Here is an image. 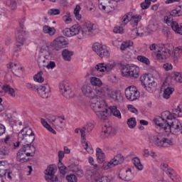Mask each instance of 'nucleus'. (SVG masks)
<instances>
[{
	"label": "nucleus",
	"mask_w": 182,
	"mask_h": 182,
	"mask_svg": "<svg viewBox=\"0 0 182 182\" xmlns=\"http://www.w3.org/2000/svg\"><path fill=\"white\" fill-rule=\"evenodd\" d=\"M35 141V134L32 129L29 127L23 128L18 134V141L12 142V136L6 135L4 139V143L10 147L18 149L21 145V142L23 144H32Z\"/></svg>",
	"instance_id": "f257e3e1"
},
{
	"label": "nucleus",
	"mask_w": 182,
	"mask_h": 182,
	"mask_svg": "<svg viewBox=\"0 0 182 182\" xmlns=\"http://www.w3.org/2000/svg\"><path fill=\"white\" fill-rule=\"evenodd\" d=\"M71 28V33L73 36L77 35L78 39H83V38H92L95 35L99 33V28L95 23H92L90 21H85L80 27L79 24H75Z\"/></svg>",
	"instance_id": "f03ea898"
},
{
	"label": "nucleus",
	"mask_w": 182,
	"mask_h": 182,
	"mask_svg": "<svg viewBox=\"0 0 182 182\" xmlns=\"http://www.w3.org/2000/svg\"><path fill=\"white\" fill-rule=\"evenodd\" d=\"M97 98L91 99L90 107L95 112L98 119L106 120L107 119V108L105 107V101H99Z\"/></svg>",
	"instance_id": "7ed1b4c3"
},
{
	"label": "nucleus",
	"mask_w": 182,
	"mask_h": 182,
	"mask_svg": "<svg viewBox=\"0 0 182 182\" xmlns=\"http://www.w3.org/2000/svg\"><path fill=\"white\" fill-rule=\"evenodd\" d=\"M122 75L131 79H137L139 77L140 68L136 65H123L121 68Z\"/></svg>",
	"instance_id": "20e7f679"
},
{
	"label": "nucleus",
	"mask_w": 182,
	"mask_h": 182,
	"mask_svg": "<svg viewBox=\"0 0 182 182\" xmlns=\"http://www.w3.org/2000/svg\"><path fill=\"white\" fill-rule=\"evenodd\" d=\"M150 141L158 147H170V146H173V141L164 137L162 134L151 136Z\"/></svg>",
	"instance_id": "39448f33"
},
{
	"label": "nucleus",
	"mask_w": 182,
	"mask_h": 182,
	"mask_svg": "<svg viewBox=\"0 0 182 182\" xmlns=\"http://www.w3.org/2000/svg\"><path fill=\"white\" fill-rule=\"evenodd\" d=\"M99 9L106 14L113 12L117 8V1L114 0H99Z\"/></svg>",
	"instance_id": "423d86ee"
},
{
	"label": "nucleus",
	"mask_w": 182,
	"mask_h": 182,
	"mask_svg": "<svg viewBox=\"0 0 182 182\" xmlns=\"http://www.w3.org/2000/svg\"><path fill=\"white\" fill-rule=\"evenodd\" d=\"M141 21V16H133L132 13H127L121 19V26H126L131 21L132 26H137L139 22Z\"/></svg>",
	"instance_id": "0eeeda50"
},
{
	"label": "nucleus",
	"mask_w": 182,
	"mask_h": 182,
	"mask_svg": "<svg viewBox=\"0 0 182 182\" xmlns=\"http://www.w3.org/2000/svg\"><path fill=\"white\" fill-rule=\"evenodd\" d=\"M81 90L84 96L89 97L90 99H97L101 97V95L97 93V91L90 84L84 85L81 87Z\"/></svg>",
	"instance_id": "6e6552de"
},
{
	"label": "nucleus",
	"mask_w": 182,
	"mask_h": 182,
	"mask_svg": "<svg viewBox=\"0 0 182 182\" xmlns=\"http://www.w3.org/2000/svg\"><path fill=\"white\" fill-rule=\"evenodd\" d=\"M171 13H170V16H166L164 18V22L166 23L168 26H171V28L176 32V33H179V35H182V23H180L178 25V23L176 21H173V16L171 15Z\"/></svg>",
	"instance_id": "1a4fd4ad"
},
{
	"label": "nucleus",
	"mask_w": 182,
	"mask_h": 182,
	"mask_svg": "<svg viewBox=\"0 0 182 182\" xmlns=\"http://www.w3.org/2000/svg\"><path fill=\"white\" fill-rule=\"evenodd\" d=\"M20 26L21 29L17 31V32L16 33V48H18V49H19V50L21 49V47L23 46V45H25V42H26V37L25 36L26 33L25 31H23V24L20 23Z\"/></svg>",
	"instance_id": "9d476101"
},
{
	"label": "nucleus",
	"mask_w": 182,
	"mask_h": 182,
	"mask_svg": "<svg viewBox=\"0 0 182 182\" xmlns=\"http://www.w3.org/2000/svg\"><path fill=\"white\" fill-rule=\"evenodd\" d=\"M125 96L128 100L133 102L140 97V92L136 87L130 86L125 90Z\"/></svg>",
	"instance_id": "9b49d317"
},
{
	"label": "nucleus",
	"mask_w": 182,
	"mask_h": 182,
	"mask_svg": "<svg viewBox=\"0 0 182 182\" xmlns=\"http://www.w3.org/2000/svg\"><path fill=\"white\" fill-rule=\"evenodd\" d=\"M140 80L142 86H144L148 92H151V88L156 86L154 79L153 77L150 78L147 75H142L140 77Z\"/></svg>",
	"instance_id": "f8f14e48"
},
{
	"label": "nucleus",
	"mask_w": 182,
	"mask_h": 182,
	"mask_svg": "<svg viewBox=\"0 0 182 182\" xmlns=\"http://www.w3.org/2000/svg\"><path fill=\"white\" fill-rule=\"evenodd\" d=\"M59 89L60 93L64 96V97H66L67 99L72 97V87H70V84L68 82L63 81L60 82Z\"/></svg>",
	"instance_id": "ddd939ff"
},
{
	"label": "nucleus",
	"mask_w": 182,
	"mask_h": 182,
	"mask_svg": "<svg viewBox=\"0 0 182 182\" xmlns=\"http://www.w3.org/2000/svg\"><path fill=\"white\" fill-rule=\"evenodd\" d=\"M100 95H101V97L105 96L113 99L114 101L119 100V97H120V94H119L117 91H112L107 85L103 88L102 91L100 92Z\"/></svg>",
	"instance_id": "4468645a"
},
{
	"label": "nucleus",
	"mask_w": 182,
	"mask_h": 182,
	"mask_svg": "<svg viewBox=\"0 0 182 182\" xmlns=\"http://www.w3.org/2000/svg\"><path fill=\"white\" fill-rule=\"evenodd\" d=\"M90 85H92V87L93 86H95V90L97 91V94L101 95L102 94H100L101 92H103V89H105V86H107L106 85H103V82H102V80H100L98 77H92L90 78Z\"/></svg>",
	"instance_id": "2eb2a0df"
},
{
	"label": "nucleus",
	"mask_w": 182,
	"mask_h": 182,
	"mask_svg": "<svg viewBox=\"0 0 182 182\" xmlns=\"http://www.w3.org/2000/svg\"><path fill=\"white\" fill-rule=\"evenodd\" d=\"M53 46L54 47L55 50H60L63 48H66L68 45V41L64 36H60L56 38L52 43Z\"/></svg>",
	"instance_id": "dca6fc26"
},
{
	"label": "nucleus",
	"mask_w": 182,
	"mask_h": 182,
	"mask_svg": "<svg viewBox=\"0 0 182 182\" xmlns=\"http://www.w3.org/2000/svg\"><path fill=\"white\" fill-rule=\"evenodd\" d=\"M56 168L53 166H48L45 171V174L47 176L46 180L48 182L58 181V177L55 176Z\"/></svg>",
	"instance_id": "f3484780"
},
{
	"label": "nucleus",
	"mask_w": 182,
	"mask_h": 182,
	"mask_svg": "<svg viewBox=\"0 0 182 182\" xmlns=\"http://www.w3.org/2000/svg\"><path fill=\"white\" fill-rule=\"evenodd\" d=\"M52 55H50V53L48 52L47 55L40 54L38 56L37 62L38 67L40 68H46V65L49 63V60H51Z\"/></svg>",
	"instance_id": "a211bd4d"
},
{
	"label": "nucleus",
	"mask_w": 182,
	"mask_h": 182,
	"mask_svg": "<svg viewBox=\"0 0 182 182\" xmlns=\"http://www.w3.org/2000/svg\"><path fill=\"white\" fill-rule=\"evenodd\" d=\"M37 92L43 99H48V97H50V87L48 84L45 85H39L37 88Z\"/></svg>",
	"instance_id": "6ab92c4d"
},
{
	"label": "nucleus",
	"mask_w": 182,
	"mask_h": 182,
	"mask_svg": "<svg viewBox=\"0 0 182 182\" xmlns=\"http://www.w3.org/2000/svg\"><path fill=\"white\" fill-rule=\"evenodd\" d=\"M63 120H65V117H53V118L51 119V122H53L55 129H56V130H58L59 132H62V130H63L65 127V124L63 123Z\"/></svg>",
	"instance_id": "aec40b11"
},
{
	"label": "nucleus",
	"mask_w": 182,
	"mask_h": 182,
	"mask_svg": "<svg viewBox=\"0 0 182 182\" xmlns=\"http://www.w3.org/2000/svg\"><path fill=\"white\" fill-rule=\"evenodd\" d=\"M7 68L8 69H11L14 75H15V76H17L18 77H19V76H21V75L23 73V70L19 64L10 63L7 65Z\"/></svg>",
	"instance_id": "412c9836"
},
{
	"label": "nucleus",
	"mask_w": 182,
	"mask_h": 182,
	"mask_svg": "<svg viewBox=\"0 0 182 182\" xmlns=\"http://www.w3.org/2000/svg\"><path fill=\"white\" fill-rule=\"evenodd\" d=\"M168 50H166L162 48L161 50H158L157 53H153L152 56L156 60H159V62H164L166 59H167V51Z\"/></svg>",
	"instance_id": "4be33fe9"
},
{
	"label": "nucleus",
	"mask_w": 182,
	"mask_h": 182,
	"mask_svg": "<svg viewBox=\"0 0 182 182\" xmlns=\"http://www.w3.org/2000/svg\"><path fill=\"white\" fill-rule=\"evenodd\" d=\"M31 144H25V145H23L22 148H21V149L26 153V157H33V155L36 151L35 146H31Z\"/></svg>",
	"instance_id": "5701e85b"
},
{
	"label": "nucleus",
	"mask_w": 182,
	"mask_h": 182,
	"mask_svg": "<svg viewBox=\"0 0 182 182\" xmlns=\"http://www.w3.org/2000/svg\"><path fill=\"white\" fill-rule=\"evenodd\" d=\"M154 122L156 126L161 127L164 132H167V127L168 126V121L164 120L161 117H158L154 119Z\"/></svg>",
	"instance_id": "b1692460"
},
{
	"label": "nucleus",
	"mask_w": 182,
	"mask_h": 182,
	"mask_svg": "<svg viewBox=\"0 0 182 182\" xmlns=\"http://www.w3.org/2000/svg\"><path fill=\"white\" fill-rule=\"evenodd\" d=\"M93 129H95V125L91 122H88L87 124L82 127V128L80 130L82 139H86V132H87V133H90Z\"/></svg>",
	"instance_id": "393cba45"
},
{
	"label": "nucleus",
	"mask_w": 182,
	"mask_h": 182,
	"mask_svg": "<svg viewBox=\"0 0 182 182\" xmlns=\"http://www.w3.org/2000/svg\"><path fill=\"white\" fill-rule=\"evenodd\" d=\"M70 171H73V173H75L77 177H83L85 176V173H83V170H82V168L79 165L76 164H70L69 166Z\"/></svg>",
	"instance_id": "a878e982"
},
{
	"label": "nucleus",
	"mask_w": 182,
	"mask_h": 182,
	"mask_svg": "<svg viewBox=\"0 0 182 182\" xmlns=\"http://www.w3.org/2000/svg\"><path fill=\"white\" fill-rule=\"evenodd\" d=\"M133 177V175H132V169L128 168L125 171H120L119 173V178L121 180H124V181H130Z\"/></svg>",
	"instance_id": "bb28decb"
},
{
	"label": "nucleus",
	"mask_w": 182,
	"mask_h": 182,
	"mask_svg": "<svg viewBox=\"0 0 182 182\" xmlns=\"http://www.w3.org/2000/svg\"><path fill=\"white\" fill-rule=\"evenodd\" d=\"M26 153L23 151V149H20L17 153L16 160L19 163H28L29 159L25 158Z\"/></svg>",
	"instance_id": "cd10ccee"
},
{
	"label": "nucleus",
	"mask_w": 182,
	"mask_h": 182,
	"mask_svg": "<svg viewBox=\"0 0 182 182\" xmlns=\"http://www.w3.org/2000/svg\"><path fill=\"white\" fill-rule=\"evenodd\" d=\"M82 144L89 154H93V148H92L90 143L86 141V138H82Z\"/></svg>",
	"instance_id": "c85d7f7f"
},
{
	"label": "nucleus",
	"mask_w": 182,
	"mask_h": 182,
	"mask_svg": "<svg viewBox=\"0 0 182 182\" xmlns=\"http://www.w3.org/2000/svg\"><path fill=\"white\" fill-rule=\"evenodd\" d=\"M62 56L64 60H67V62H70L72 56H73V52L68 49H65L62 52Z\"/></svg>",
	"instance_id": "c756f323"
},
{
	"label": "nucleus",
	"mask_w": 182,
	"mask_h": 182,
	"mask_svg": "<svg viewBox=\"0 0 182 182\" xmlns=\"http://www.w3.org/2000/svg\"><path fill=\"white\" fill-rule=\"evenodd\" d=\"M43 32L44 33H48L50 36H53V35L56 33V29H55V27H50L48 25H45L43 27Z\"/></svg>",
	"instance_id": "7c9ffc66"
},
{
	"label": "nucleus",
	"mask_w": 182,
	"mask_h": 182,
	"mask_svg": "<svg viewBox=\"0 0 182 182\" xmlns=\"http://www.w3.org/2000/svg\"><path fill=\"white\" fill-rule=\"evenodd\" d=\"M109 109L111 114H113V116L117 117V119H122V113H120V111L117 109V106H111Z\"/></svg>",
	"instance_id": "2f4dec72"
},
{
	"label": "nucleus",
	"mask_w": 182,
	"mask_h": 182,
	"mask_svg": "<svg viewBox=\"0 0 182 182\" xmlns=\"http://www.w3.org/2000/svg\"><path fill=\"white\" fill-rule=\"evenodd\" d=\"M96 156L98 163H103L105 161V153H103V151L100 148H97Z\"/></svg>",
	"instance_id": "473e14b6"
},
{
	"label": "nucleus",
	"mask_w": 182,
	"mask_h": 182,
	"mask_svg": "<svg viewBox=\"0 0 182 182\" xmlns=\"http://www.w3.org/2000/svg\"><path fill=\"white\" fill-rule=\"evenodd\" d=\"M102 133L105 134L106 136H114V129L110 126H104L102 127Z\"/></svg>",
	"instance_id": "72a5a7b5"
},
{
	"label": "nucleus",
	"mask_w": 182,
	"mask_h": 182,
	"mask_svg": "<svg viewBox=\"0 0 182 182\" xmlns=\"http://www.w3.org/2000/svg\"><path fill=\"white\" fill-rule=\"evenodd\" d=\"M92 72H106V67L105 65V63H98L95 65V68H92Z\"/></svg>",
	"instance_id": "f704fd0d"
},
{
	"label": "nucleus",
	"mask_w": 182,
	"mask_h": 182,
	"mask_svg": "<svg viewBox=\"0 0 182 182\" xmlns=\"http://www.w3.org/2000/svg\"><path fill=\"white\" fill-rule=\"evenodd\" d=\"M161 117L164 120H168V122H171L173 119H174V115H173V114H171V112L168 111H165L162 112Z\"/></svg>",
	"instance_id": "c9c22d12"
},
{
	"label": "nucleus",
	"mask_w": 182,
	"mask_h": 182,
	"mask_svg": "<svg viewBox=\"0 0 182 182\" xmlns=\"http://www.w3.org/2000/svg\"><path fill=\"white\" fill-rule=\"evenodd\" d=\"M41 124H43V126L46 129H47L48 132H50L51 133H53V134H56V131H55V129H53V128H52V127H50V125L48 124V122H46L45 119L41 118Z\"/></svg>",
	"instance_id": "e433bc0d"
},
{
	"label": "nucleus",
	"mask_w": 182,
	"mask_h": 182,
	"mask_svg": "<svg viewBox=\"0 0 182 182\" xmlns=\"http://www.w3.org/2000/svg\"><path fill=\"white\" fill-rule=\"evenodd\" d=\"M112 160V162H114V164H115V166H117L118 164H122V163L124 161V157H123L122 155L119 154L115 156Z\"/></svg>",
	"instance_id": "4c0bfd02"
},
{
	"label": "nucleus",
	"mask_w": 182,
	"mask_h": 182,
	"mask_svg": "<svg viewBox=\"0 0 182 182\" xmlns=\"http://www.w3.org/2000/svg\"><path fill=\"white\" fill-rule=\"evenodd\" d=\"M171 16H182V6H177L175 9L171 11Z\"/></svg>",
	"instance_id": "58836bf2"
},
{
	"label": "nucleus",
	"mask_w": 182,
	"mask_h": 182,
	"mask_svg": "<svg viewBox=\"0 0 182 182\" xmlns=\"http://www.w3.org/2000/svg\"><path fill=\"white\" fill-rule=\"evenodd\" d=\"M97 55L100 58H109V56H110V53H109V50L106 48V46H103L102 49Z\"/></svg>",
	"instance_id": "ea45409f"
},
{
	"label": "nucleus",
	"mask_w": 182,
	"mask_h": 182,
	"mask_svg": "<svg viewBox=\"0 0 182 182\" xmlns=\"http://www.w3.org/2000/svg\"><path fill=\"white\" fill-rule=\"evenodd\" d=\"M5 93H9L10 96H12V97H15V90L14 88L11 87L9 85H4V90Z\"/></svg>",
	"instance_id": "a19ab883"
},
{
	"label": "nucleus",
	"mask_w": 182,
	"mask_h": 182,
	"mask_svg": "<svg viewBox=\"0 0 182 182\" xmlns=\"http://www.w3.org/2000/svg\"><path fill=\"white\" fill-rule=\"evenodd\" d=\"M173 92H174V88L173 87H167L164 91V99H170V96L173 94Z\"/></svg>",
	"instance_id": "79ce46f5"
},
{
	"label": "nucleus",
	"mask_w": 182,
	"mask_h": 182,
	"mask_svg": "<svg viewBox=\"0 0 182 182\" xmlns=\"http://www.w3.org/2000/svg\"><path fill=\"white\" fill-rule=\"evenodd\" d=\"M81 9L82 8H80L79 4H77L74 9V15L77 21H80L82 19V15L80 14Z\"/></svg>",
	"instance_id": "37998d69"
},
{
	"label": "nucleus",
	"mask_w": 182,
	"mask_h": 182,
	"mask_svg": "<svg viewBox=\"0 0 182 182\" xmlns=\"http://www.w3.org/2000/svg\"><path fill=\"white\" fill-rule=\"evenodd\" d=\"M172 80L177 82V83H182V74L180 73H174L171 76Z\"/></svg>",
	"instance_id": "c03bdc74"
},
{
	"label": "nucleus",
	"mask_w": 182,
	"mask_h": 182,
	"mask_svg": "<svg viewBox=\"0 0 182 182\" xmlns=\"http://www.w3.org/2000/svg\"><path fill=\"white\" fill-rule=\"evenodd\" d=\"M133 46V42L132 41H124L122 43L120 49L121 50H126V49H129Z\"/></svg>",
	"instance_id": "a18cd8bd"
},
{
	"label": "nucleus",
	"mask_w": 182,
	"mask_h": 182,
	"mask_svg": "<svg viewBox=\"0 0 182 182\" xmlns=\"http://www.w3.org/2000/svg\"><path fill=\"white\" fill-rule=\"evenodd\" d=\"M9 156V149L5 146H0V157Z\"/></svg>",
	"instance_id": "49530a36"
},
{
	"label": "nucleus",
	"mask_w": 182,
	"mask_h": 182,
	"mask_svg": "<svg viewBox=\"0 0 182 182\" xmlns=\"http://www.w3.org/2000/svg\"><path fill=\"white\" fill-rule=\"evenodd\" d=\"M103 46H105L99 43H95L92 46V50H94V52H96L97 55H98L100 52L103 49Z\"/></svg>",
	"instance_id": "de8ad7c7"
},
{
	"label": "nucleus",
	"mask_w": 182,
	"mask_h": 182,
	"mask_svg": "<svg viewBox=\"0 0 182 182\" xmlns=\"http://www.w3.org/2000/svg\"><path fill=\"white\" fill-rule=\"evenodd\" d=\"M43 73L42 71L38 72L36 75H34L33 80L35 82H38V83H42L45 80L42 77Z\"/></svg>",
	"instance_id": "09e8293b"
},
{
	"label": "nucleus",
	"mask_w": 182,
	"mask_h": 182,
	"mask_svg": "<svg viewBox=\"0 0 182 182\" xmlns=\"http://www.w3.org/2000/svg\"><path fill=\"white\" fill-rule=\"evenodd\" d=\"M132 161L138 170H143V165L141 164V162H140V159L137 157H135L132 159Z\"/></svg>",
	"instance_id": "8fccbe9b"
},
{
	"label": "nucleus",
	"mask_w": 182,
	"mask_h": 182,
	"mask_svg": "<svg viewBox=\"0 0 182 182\" xmlns=\"http://www.w3.org/2000/svg\"><path fill=\"white\" fill-rule=\"evenodd\" d=\"M172 114L174 117H182V111L180 108V106H178L177 108H175L172 110Z\"/></svg>",
	"instance_id": "3c124183"
},
{
	"label": "nucleus",
	"mask_w": 182,
	"mask_h": 182,
	"mask_svg": "<svg viewBox=\"0 0 182 182\" xmlns=\"http://www.w3.org/2000/svg\"><path fill=\"white\" fill-rule=\"evenodd\" d=\"M116 165L114 164L113 161L111 160L109 162H105L102 165L103 170H109V168H113Z\"/></svg>",
	"instance_id": "603ef678"
},
{
	"label": "nucleus",
	"mask_w": 182,
	"mask_h": 182,
	"mask_svg": "<svg viewBox=\"0 0 182 182\" xmlns=\"http://www.w3.org/2000/svg\"><path fill=\"white\" fill-rule=\"evenodd\" d=\"M58 167L60 174H62L63 176H65V174H66V173L68 172V168L65 165H63L62 162H60L58 164Z\"/></svg>",
	"instance_id": "864d4df0"
},
{
	"label": "nucleus",
	"mask_w": 182,
	"mask_h": 182,
	"mask_svg": "<svg viewBox=\"0 0 182 182\" xmlns=\"http://www.w3.org/2000/svg\"><path fill=\"white\" fill-rule=\"evenodd\" d=\"M102 176H103L99 173V172H95L91 175V178L94 180L95 182H101Z\"/></svg>",
	"instance_id": "5fc2aeb1"
},
{
	"label": "nucleus",
	"mask_w": 182,
	"mask_h": 182,
	"mask_svg": "<svg viewBox=\"0 0 182 182\" xmlns=\"http://www.w3.org/2000/svg\"><path fill=\"white\" fill-rule=\"evenodd\" d=\"M127 124L130 129H134L136 127V124H137V122H136L135 117H132L128 119Z\"/></svg>",
	"instance_id": "6e6d98bb"
},
{
	"label": "nucleus",
	"mask_w": 182,
	"mask_h": 182,
	"mask_svg": "<svg viewBox=\"0 0 182 182\" xmlns=\"http://www.w3.org/2000/svg\"><path fill=\"white\" fill-rule=\"evenodd\" d=\"M182 55V47H176L174 50V58L178 59Z\"/></svg>",
	"instance_id": "4d7b16f0"
},
{
	"label": "nucleus",
	"mask_w": 182,
	"mask_h": 182,
	"mask_svg": "<svg viewBox=\"0 0 182 182\" xmlns=\"http://www.w3.org/2000/svg\"><path fill=\"white\" fill-rule=\"evenodd\" d=\"M137 60H139V62H141V63H144L145 65H150V60H149V58H146L144 55H138Z\"/></svg>",
	"instance_id": "13d9d810"
},
{
	"label": "nucleus",
	"mask_w": 182,
	"mask_h": 182,
	"mask_svg": "<svg viewBox=\"0 0 182 182\" xmlns=\"http://www.w3.org/2000/svg\"><path fill=\"white\" fill-rule=\"evenodd\" d=\"M63 35H64V36H67L68 38H72V36H73L72 34L71 27L63 29Z\"/></svg>",
	"instance_id": "bf43d9fd"
},
{
	"label": "nucleus",
	"mask_w": 182,
	"mask_h": 182,
	"mask_svg": "<svg viewBox=\"0 0 182 182\" xmlns=\"http://www.w3.org/2000/svg\"><path fill=\"white\" fill-rule=\"evenodd\" d=\"M66 180L68 182H77V177L73 173H70L66 176Z\"/></svg>",
	"instance_id": "052dcab7"
},
{
	"label": "nucleus",
	"mask_w": 182,
	"mask_h": 182,
	"mask_svg": "<svg viewBox=\"0 0 182 182\" xmlns=\"http://www.w3.org/2000/svg\"><path fill=\"white\" fill-rule=\"evenodd\" d=\"M48 14L50 15V16L59 15V14H60V10L58 9H50L48 10Z\"/></svg>",
	"instance_id": "680f3d73"
},
{
	"label": "nucleus",
	"mask_w": 182,
	"mask_h": 182,
	"mask_svg": "<svg viewBox=\"0 0 182 182\" xmlns=\"http://www.w3.org/2000/svg\"><path fill=\"white\" fill-rule=\"evenodd\" d=\"M150 5H151L150 0H145L141 4V8L142 9H149V8H150Z\"/></svg>",
	"instance_id": "e2e57ef3"
},
{
	"label": "nucleus",
	"mask_w": 182,
	"mask_h": 182,
	"mask_svg": "<svg viewBox=\"0 0 182 182\" xmlns=\"http://www.w3.org/2000/svg\"><path fill=\"white\" fill-rule=\"evenodd\" d=\"M63 21L66 23H70L72 22V18H70V13H67L66 15L63 16Z\"/></svg>",
	"instance_id": "0e129e2a"
},
{
	"label": "nucleus",
	"mask_w": 182,
	"mask_h": 182,
	"mask_svg": "<svg viewBox=\"0 0 182 182\" xmlns=\"http://www.w3.org/2000/svg\"><path fill=\"white\" fill-rule=\"evenodd\" d=\"M46 68L47 69H55V68H56V63H55V61L48 60V63H47Z\"/></svg>",
	"instance_id": "69168bd1"
},
{
	"label": "nucleus",
	"mask_w": 182,
	"mask_h": 182,
	"mask_svg": "<svg viewBox=\"0 0 182 182\" xmlns=\"http://www.w3.org/2000/svg\"><path fill=\"white\" fill-rule=\"evenodd\" d=\"M105 72H110V70H112V69H113V68H114V66H116V64L114 63H105Z\"/></svg>",
	"instance_id": "338daca9"
},
{
	"label": "nucleus",
	"mask_w": 182,
	"mask_h": 182,
	"mask_svg": "<svg viewBox=\"0 0 182 182\" xmlns=\"http://www.w3.org/2000/svg\"><path fill=\"white\" fill-rule=\"evenodd\" d=\"M6 167L5 166H0V177L3 178L4 176H6Z\"/></svg>",
	"instance_id": "774afa93"
}]
</instances>
